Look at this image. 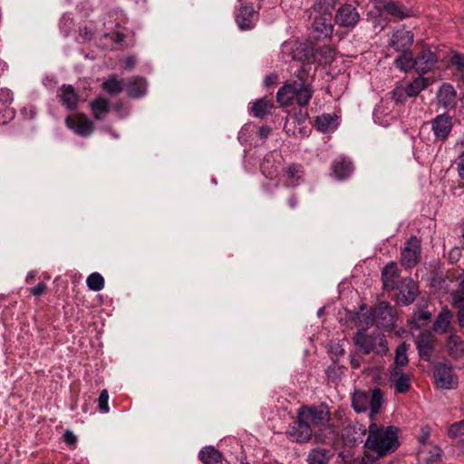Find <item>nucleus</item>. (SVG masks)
<instances>
[{
	"label": "nucleus",
	"instance_id": "1",
	"mask_svg": "<svg viewBox=\"0 0 464 464\" xmlns=\"http://www.w3.org/2000/svg\"><path fill=\"white\" fill-rule=\"evenodd\" d=\"M311 69L309 63H304L295 72L296 80L285 83L278 90L276 99L279 103L289 105L294 100L299 106H306L309 103L313 96Z\"/></svg>",
	"mask_w": 464,
	"mask_h": 464
},
{
	"label": "nucleus",
	"instance_id": "2",
	"mask_svg": "<svg viewBox=\"0 0 464 464\" xmlns=\"http://www.w3.org/2000/svg\"><path fill=\"white\" fill-rule=\"evenodd\" d=\"M399 428L393 425L383 426L371 422L364 448L373 452L377 459L384 458L395 452L400 447Z\"/></svg>",
	"mask_w": 464,
	"mask_h": 464
},
{
	"label": "nucleus",
	"instance_id": "3",
	"mask_svg": "<svg viewBox=\"0 0 464 464\" xmlns=\"http://www.w3.org/2000/svg\"><path fill=\"white\" fill-rule=\"evenodd\" d=\"M353 342L363 354L373 353L383 356L389 350L385 335L379 331L368 334L365 330H360L354 335Z\"/></svg>",
	"mask_w": 464,
	"mask_h": 464
},
{
	"label": "nucleus",
	"instance_id": "4",
	"mask_svg": "<svg viewBox=\"0 0 464 464\" xmlns=\"http://www.w3.org/2000/svg\"><path fill=\"white\" fill-rule=\"evenodd\" d=\"M382 402V392L379 388L372 390V394L355 391L352 398V405L356 412H364L370 409L371 419L379 412Z\"/></svg>",
	"mask_w": 464,
	"mask_h": 464
},
{
	"label": "nucleus",
	"instance_id": "5",
	"mask_svg": "<svg viewBox=\"0 0 464 464\" xmlns=\"http://www.w3.org/2000/svg\"><path fill=\"white\" fill-rule=\"evenodd\" d=\"M433 378L438 388L450 390L458 387L459 379L451 365L438 362L433 369Z\"/></svg>",
	"mask_w": 464,
	"mask_h": 464
},
{
	"label": "nucleus",
	"instance_id": "6",
	"mask_svg": "<svg viewBox=\"0 0 464 464\" xmlns=\"http://www.w3.org/2000/svg\"><path fill=\"white\" fill-rule=\"evenodd\" d=\"M421 254V242L415 237L411 236L405 243L401 253V264L405 268L414 267L420 261Z\"/></svg>",
	"mask_w": 464,
	"mask_h": 464
},
{
	"label": "nucleus",
	"instance_id": "7",
	"mask_svg": "<svg viewBox=\"0 0 464 464\" xmlns=\"http://www.w3.org/2000/svg\"><path fill=\"white\" fill-rule=\"evenodd\" d=\"M414 42V34L404 26L394 29L391 34L388 45L395 52L410 51Z\"/></svg>",
	"mask_w": 464,
	"mask_h": 464
},
{
	"label": "nucleus",
	"instance_id": "8",
	"mask_svg": "<svg viewBox=\"0 0 464 464\" xmlns=\"http://www.w3.org/2000/svg\"><path fill=\"white\" fill-rule=\"evenodd\" d=\"M361 20L356 7L351 4H343L336 10L334 21L343 28H354Z\"/></svg>",
	"mask_w": 464,
	"mask_h": 464
},
{
	"label": "nucleus",
	"instance_id": "9",
	"mask_svg": "<svg viewBox=\"0 0 464 464\" xmlns=\"http://www.w3.org/2000/svg\"><path fill=\"white\" fill-rule=\"evenodd\" d=\"M66 126L82 137L90 136L94 130L93 122L84 113L69 115L65 119Z\"/></svg>",
	"mask_w": 464,
	"mask_h": 464
},
{
	"label": "nucleus",
	"instance_id": "10",
	"mask_svg": "<svg viewBox=\"0 0 464 464\" xmlns=\"http://www.w3.org/2000/svg\"><path fill=\"white\" fill-rule=\"evenodd\" d=\"M304 169L301 164L291 163L285 167L279 178V181L285 188H295L303 181Z\"/></svg>",
	"mask_w": 464,
	"mask_h": 464
},
{
	"label": "nucleus",
	"instance_id": "11",
	"mask_svg": "<svg viewBox=\"0 0 464 464\" xmlns=\"http://www.w3.org/2000/svg\"><path fill=\"white\" fill-rule=\"evenodd\" d=\"M312 429L310 424L304 420L299 412L298 419L295 420L288 428V437L296 442H306L312 437Z\"/></svg>",
	"mask_w": 464,
	"mask_h": 464
},
{
	"label": "nucleus",
	"instance_id": "12",
	"mask_svg": "<svg viewBox=\"0 0 464 464\" xmlns=\"http://www.w3.org/2000/svg\"><path fill=\"white\" fill-rule=\"evenodd\" d=\"M396 289L399 291L398 302L403 305H409L413 303L419 292L416 282L411 277L403 278Z\"/></svg>",
	"mask_w": 464,
	"mask_h": 464
},
{
	"label": "nucleus",
	"instance_id": "13",
	"mask_svg": "<svg viewBox=\"0 0 464 464\" xmlns=\"http://www.w3.org/2000/svg\"><path fill=\"white\" fill-rule=\"evenodd\" d=\"M416 346L421 360L429 362L435 350V337L430 332H421L416 339Z\"/></svg>",
	"mask_w": 464,
	"mask_h": 464
},
{
	"label": "nucleus",
	"instance_id": "14",
	"mask_svg": "<svg viewBox=\"0 0 464 464\" xmlns=\"http://www.w3.org/2000/svg\"><path fill=\"white\" fill-rule=\"evenodd\" d=\"M452 119L448 114H440L431 121V130L436 140H445L452 130Z\"/></svg>",
	"mask_w": 464,
	"mask_h": 464
},
{
	"label": "nucleus",
	"instance_id": "15",
	"mask_svg": "<svg viewBox=\"0 0 464 464\" xmlns=\"http://www.w3.org/2000/svg\"><path fill=\"white\" fill-rule=\"evenodd\" d=\"M438 62L437 54L428 47H423L415 57V71L426 73L431 71Z\"/></svg>",
	"mask_w": 464,
	"mask_h": 464
},
{
	"label": "nucleus",
	"instance_id": "16",
	"mask_svg": "<svg viewBox=\"0 0 464 464\" xmlns=\"http://www.w3.org/2000/svg\"><path fill=\"white\" fill-rule=\"evenodd\" d=\"M389 380L398 393H406L411 388V375L399 367L389 370Z\"/></svg>",
	"mask_w": 464,
	"mask_h": 464
},
{
	"label": "nucleus",
	"instance_id": "17",
	"mask_svg": "<svg viewBox=\"0 0 464 464\" xmlns=\"http://www.w3.org/2000/svg\"><path fill=\"white\" fill-rule=\"evenodd\" d=\"M449 356L454 361H461L464 366V340L455 332L450 333L446 340Z\"/></svg>",
	"mask_w": 464,
	"mask_h": 464
},
{
	"label": "nucleus",
	"instance_id": "18",
	"mask_svg": "<svg viewBox=\"0 0 464 464\" xmlns=\"http://www.w3.org/2000/svg\"><path fill=\"white\" fill-rule=\"evenodd\" d=\"M400 270L396 262L388 263L382 270V281L383 288L387 291L396 289L399 285Z\"/></svg>",
	"mask_w": 464,
	"mask_h": 464
},
{
	"label": "nucleus",
	"instance_id": "19",
	"mask_svg": "<svg viewBox=\"0 0 464 464\" xmlns=\"http://www.w3.org/2000/svg\"><path fill=\"white\" fill-rule=\"evenodd\" d=\"M437 99L444 109H454L457 104V92L450 83H443L437 92Z\"/></svg>",
	"mask_w": 464,
	"mask_h": 464
},
{
	"label": "nucleus",
	"instance_id": "20",
	"mask_svg": "<svg viewBox=\"0 0 464 464\" xmlns=\"http://www.w3.org/2000/svg\"><path fill=\"white\" fill-rule=\"evenodd\" d=\"M300 413L309 424L314 426L323 424L329 420V412L325 407H309L303 409Z\"/></svg>",
	"mask_w": 464,
	"mask_h": 464
},
{
	"label": "nucleus",
	"instance_id": "21",
	"mask_svg": "<svg viewBox=\"0 0 464 464\" xmlns=\"http://www.w3.org/2000/svg\"><path fill=\"white\" fill-rule=\"evenodd\" d=\"M274 108L275 106L272 100L261 98L252 103L249 107V112L254 117L263 119L272 114Z\"/></svg>",
	"mask_w": 464,
	"mask_h": 464
},
{
	"label": "nucleus",
	"instance_id": "22",
	"mask_svg": "<svg viewBox=\"0 0 464 464\" xmlns=\"http://www.w3.org/2000/svg\"><path fill=\"white\" fill-rule=\"evenodd\" d=\"M383 9L388 14L396 17L400 20L413 17L416 15L415 12L412 9H408L403 5L393 1L386 3L383 5Z\"/></svg>",
	"mask_w": 464,
	"mask_h": 464
},
{
	"label": "nucleus",
	"instance_id": "23",
	"mask_svg": "<svg viewBox=\"0 0 464 464\" xmlns=\"http://www.w3.org/2000/svg\"><path fill=\"white\" fill-rule=\"evenodd\" d=\"M147 81L140 76L130 78L126 86L127 94L134 99L140 98L146 93Z\"/></svg>",
	"mask_w": 464,
	"mask_h": 464
},
{
	"label": "nucleus",
	"instance_id": "24",
	"mask_svg": "<svg viewBox=\"0 0 464 464\" xmlns=\"http://www.w3.org/2000/svg\"><path fill=\"white\" fill-rule=\"evenodd\" d=\"M332 170L335 178L343 179L353 171V166L348 159L339 157L333 161Z\"/></svg>",
	"mask_w": 464,
	"mask_h": 464
},
{
	"label": "nucleus",
	"instance_id": "25",
	"mask_svg": "<svg viewBox=\"0 0 464 464\" xmlns=\"http://www.w3.org/2000/svg\"><path fill=\"white\" fill-rule=\"evenodd\" d=\"M255 10L252 5L241 6L236 14V22L242 30L250 29L253 26Z\"/></svg>",
	"mask_w": 464,
	"mask_h": 464
},
{
	"label": "nucleus",
	"instance_id": "26",
	"mask_svg": "<svg viewBox=\"0 0 464 464\" xmlns=\"http://www.w3.org/2000/svg\"><path fill=\"white\" fill-rule=\"evenodd\" d=\"M60 99L62 104L69 110L77 108L79 102V95L72 85L63 84L61 87Z\"/></svg>",
	"mask_w": 464,
	"mask_h": 464
},
{
	"label": "nucleus",
	"instance_id": "27",
	"mask_svg": "<svg viewBox=\"0 0 464 464\" xmlns=\"http://www.w3.org/2000/svg\"><path fill=\"white\" fill-rule=\"evenodd\" d=\"M89 107L92 117L97 121H102L111 110L110 102L102 97L92 101L89 103Z\"/></svg>",
	"mask_w": 464,
	"mask_h": 464
},
{
	"label": "nucleus",
	"instance_id": "28",
	"mask_svg": "<svg viewBox=\"0 0 464 464\" xmlns=\"http://www.w3.org/2000/svg\"><path fill=\"white\" fill-rule=\"evenodd\" d=\"M450 67L452 71L454 79L464 84V54L456 53L450 60Z\"/></svg>",
	"mask_w": 464,
	"mask_h": 464
},
{
	"label": "nucleus",
	"instance_id": "29",
	"mask_svg": "<svg viewBox=\"0 0 464 464\" xmlns=\"http://www.w3.org/2000/svg\"><path fill=\"white\" fill-rule=\"evenodd\" d=\"M312 27L314 32L319 34L317 38L330 37L334 30V25L325 16L315 17L312 24Z\"/></svg>",
	"mask_w": 464,
	"mask_h": 464
},
{
	"label": "nucleus",
	"instance_id": "30",
	"mask_svg": "<svg viewBox=\"0 0 464 464\" xmlns=\"http://www.w3.org/2000/svg\"><path fill=\"white\" fill-rule=\"evenodd\" d=\"M452 318L453 314L451 313L450 310H449L448 308L442 309L433 323V331L439 334L446 333Z\"/></svg>",
	"mask_w": 464,
	"mask_h": 464
},
{
	"label": "nucleus",
	"instance_id": "31",
	"mask_svg": "<svg viewBox=\"0 0 464 464\" xmlns=\"http://www.w3.org/2000/svg\"><path fill=\"white\" fill-rule=\"evenodd\" d=\"M279 163H276L274 156L272 154H267L265 156L263 161L260 165L261 172L267 179H274L278 174Z\"/></svg>",
	"mask_w": 464,
	"mask_h": 464
},
{
	"label": "nucleus",
	"instance_id": "32",
	"mask_svg": "<svg viewBox=\"0 0 464 464\" xmlns=\"http://www.w3.org/2000/svg\"><path fill=\"white\" fill-rule=\"evenodd\" d=\"M199 459L204 464H221L222 455L212 446L203 448L198 453Z\"/></svg>",
	"mask_w": 464,
	"mask_h": 464
},
{
	"label": "nucleus",
	"instance_id": "33",
	"mask_svg": "<svg viewBox=\"0 0 464 464\" xmlns=\"http://www.w3.org/2000/svg\"><path fill=\"white\" fill-rule=\"evenodd\" d=\"M430 84L428 78L417 77L411 82L403 85L409 97H416L420 92L425 90Z\"/></svg>",
	"mask_w": 464,
	"mask_h": 464
},
{
	"label": "nucleus",
	"instance_id": "34",
	"mask_svg": "<svg viewBox=\"0 0 464 464\" xmlns=\"http://www.w3.org/2000/svg\"><path fill=\"white\" fill-rule=\"evenodd\" d=\"M401 55L394 61L395 66L401 71H409L415 69V58H413L411 51L400 52Z\"/></svg>",
	"mask_w": 464,
	"mask_h": 464
},
{
	"label": "nucleus",
	"instance_id": "35",
	"mask_svg": "<svg viewBox=\"0 0 464 464\" xmlns=\"http://www.w3.org/2000/svg\"><path fill=\"white\" fill-rule=\"evenodd\" d=\"M102 89L111 95L119 94L123 90L122 81L119 80L117 75L112 74L103 82Z\"/></svg>",
	"mask_w": 464,
	"mask_h": 464
},
{
	"label": "nucleus",
	"instance_id": "36",
	"mask_svg": "<svg viewBox=\"0 0 464 464\" xmlns=\"http://www.w3.org/2000/svg\"><path fill=\"white\" fill-rule=\"evenodd\" d=\"M308 464H327L329 461V450L325 449H314L307 458Z\"/></svg>",
	"mask_w": 464,
	"mask_h": 464
},
{
	"label": "nucleus",
	"instance_id": "37",
	"mask_svg": "<svg viewBox=\"0 0 464 464\" xmlns=\"http://www.w3.org/2000/svg\"><path fill=\"white\" fill-rule=\"evenodd\" d=\"M409 349V344H407L405 342L400 343L395 351V357H394V365L392 367H399L401 369V367H404L408 364L409 359L407 355V351Z\"/></svg>",
	"mask_w": 464,
	"mask_h": 464
},
{
	"label": "nucleus",
	"instance_id": "38",
	"mask_svg": "<svg viewBox=\"0 0 464 464\" xmlns=\"http://www.w3.org/2000/svg\"><path fill=\"white\" fill-rule=\"evenodd\" d=\"M104 284L105 282L103 276L98 272L92 273L86 279V285L92 291H101L103 289Z\"/></svg>",
	"mask_w": 464,
	"mask_h": 464
},
{
	"label": "nucleus",
	"instance_id": "39",
	"mask_svg": "<svg viewBox=\"0 0 464 464\" xmlns=\"http://www.w3.org/2000/svg\"><path fill=\"white\" fill-rule=\"evenodd\" d=\"M334 121L331 114H323L316 118L315 124L319 130L325 132L331 128Z\"/></svg>",
	"mask_w": 464,
	"mask_h": 464
},
{
	"label": "nucleus",
	"instance_id": "40",
	"mask_svg": "<svg viewBox=\"0 0 464 464\" xmlns=\"http://www.w3.org/2000/svg\"><path fill=\"white\" fill-rule=\"evenodd\" d=\"M377 324L388 327L393 324V318L389 308L380 309L377 314Z\"/></svg>",
	"mask_w": 464,
	"mask_h": 464
},
{
	"label": "nucleus",
	"instance_id": "41",
	"mask_svg": "<svg viewBox=\"0 0 464 464\" xmlns=\"http://www.w3.org/2000/svg\"><path fill=\"white\" fill-rule=\"evenodd\" d=\"M392 99L396 103H402L406 98L409 97L408 92L403 86V84L397 85L392 92H391Z\"/></svg>",
	"mask_w": 464,
	"mask_h": 464
},
{
	"label": "nucleus",
	"instance_id": "42",
	"mask_svg": "<svg viewBox=\"0 0 464 464\" xmlns=\"http://www.w3.org/2000/svg\"><path fill=\"white\" fill-rule=\"evenodd\" d=\"M448 435L451 439H460L464 437V420L453 423L449 430Z\"/></svg>",
	"mask_w": 464,
	"mask_h": 464
},
{
	"label": "nucleus",
	"instance_id": "43",
	"mask_svg": "<svg viewBox=\"0 0 464 464\" xmlns=\"http://www.w3.org/2000/svg\"><path fill=\"white\" fill-rule=\"evenodd\" d=\"M109 393L107 390H102L98 398V407L102 412L107 413L110 411L109 407Z\"/></svg>",
	"mask_w": 464,
	"mask_h": 464
},
{
	"label": "nucleus",
	"instance_id": "44",
	"mask_svg": "<svg viewBox=\"0 0 464 464\" xmlns=\"http://www.w3.org/2000/svg\"><path fill=\"white\" fill-rule=\"evenodd\" d=\"M430 436V428L428 425L422 426L420 428V434L418 438L419 443L421 445L426 444Z\"/></svg>",
	"mask_w": 464,
	"mask_h": 464
},
{
	"label": "nucleus",
	"instance_id": "45",
	"mask_svg": "<svg viewBox=\"0 0 464 464\" xmlns=\"http://www.w3.org/2000/svg\"><path fill=\"white\" fill-rule=\"evenodd\" d=\"M47 290V285L44 282L38 283L34 287L30 288V293L34 296L44 295Z\"/></svg>",
	"mask_w": 464,
	"mask_h": 464
},
{
	"label": "nucleus",
	"instance_id": "46",
	"mask_svg": "<svg viewBox=\"0 0 464 464\" xmlns=\"http://www.w3.org/2000/svg\"><path fill=\"white\" fill-rule=\"evenodd\" d=\"M441 457V450L439 448L435 449V452L426 459L425 464H440Z\"/></svg>",
	"mask_w": 464,
	"mask_h": 464
},
{
	"label": "nucleus",
	"instance_id": "47",
	"mask_svg": "<svg viewBox=\"0 0 464 464\" xmlns=\"http://www.w3.org/2000/svg\"><path fill=\"white\" fill-rule=\"evenodd\" d=\"M461 256V249L454 247L449 252V260L451 264L457 263Z\"/></svg>",
	"mask_w": 464,
	"mask_h": 464
},
{
	"label": "nucleus",
	"instance_id": "48",
	"mask_svg": "<svg viewBox=\"0 0 464 464\" xmlns=\"http://www.w3.org/2000/svg\"><path fill=\"white\" fill-rule=\"evenodd\" d=\"M278 82V75L276 73H270L264 79V84L269 88L276 85Z\"/></svg>",
	"mask_w": 464,
	"mask_h": 464
},
{
	"label": "nucleus",
	"instance_id": "49",
	"mask_svg": "<svg viewBox=\"0 0 464 464\" xmlns=\"http://www.w3.org/2000/svg\"><path fill=\"white\" fill-rule=\"evenodd\" d=\"M63 440L68 445H74L76 443V436L70 430H66L63 434Z\"/></svg>",
	"mask_w": 464,
	"mask_h": 464
},
{
	"label": "nucleus",
	"instance_id": "50",
	"mask_svg": "<svg viewBox=\"0 0 464 464\" xmlns=\"http://www.w3.org/2000/svg\"><path fill=\"white\" fill-rule=\"evenodd\" d=\"M458 171L461 179H464V151L459 155L458 161Z\"/></svg>",
	"mask_w": 464,
	"mask_h": 464
},
{
	"label": "nucleus",
	"instance_id": "51",
	"mask_svg": "<svg viewBox=\"0 0 464 464\" xmlns=\"http://www.w3.org/2000/svg\"><path fill=\"white\" fill-rule=\"evenodd\" d=\"M298 198L295 193H292L289 198H287V204L290 208L295 209L298 206Z\"/></svg>",
	"mask_w": 464,
	"mask_h": 464
},
{
	"label": "nucleus",
	"instance_id": "52",
	"mask_svg": "<svg viewBox=\"0 0 464 464\" xmlns=\"http://www.w3.org/2000/svg\"><path fill=\"white\" fill-rule=\"evenodd\" d=\"M271 129L268 126H262L259 128L258 134L261 139L266 140L270 134Z\"/></svg>",
	"mask_w": 464,
	"mask_h": 464
},
{
	"label": "nucleus",
	"instance_id": "53",
	"mask_svg": "<svg viewBox=\"0 0 464 464\" xmlns=\"http://www.w3.org/2000/svg\"><path fill=\"white\" fill-rule=\"evenodd\" d=\"M136 63V59L134 57H127L124 61L125 68L126 69H132Z\"/></svg>",
	"mask_w": 464,
	"mask_h": 464
},
{
	"label": "nucleus",
	"instance_id": "54",
	"mask_svg": "<svg viewBox=\"0 0 464 464\" xmlns=\"http://www.w3.org/2000/svg\"><path fill=\"white\" fill-rule=\"evenodd\" d=\"M430 317V313L429 312H420L418 316H417V319L419 321H427L429 320Z\"/></svg>",
	"mask_w": 464,
	"mask_h": 464
},
{
	"label": "nucleus",
	"instance_id": "55",
	"mask_svg": "<svg viewBox=\"0 0 464 464\" xmlns=\"http://www.w3.org/2000/svg\"><path fill=\"white\" fill-rule=\"evenodd\" d=\"M125 35L122 33L117 32L113 35V40L116 43H121L124 41Z\"/></svg>",
	"mask_w": 464,
	"mask_h": 464
},
{
	"label": "nucleus",
	"instance_id": "56",
	"mask_svg": "<svg viewBox=\"0 0 464 464\" xmlns=\"http://www.w3.org/2000/svg\"><path fill=\"white\" fill-rule=\"evenodd\" d=\"M456 447L464 454V437L458 440Z\"/></svg>",
	"mask_w": 464,
	"mask_h": 464
},
{
	"label": "nucleus",
	"instance_id": "57",
	"mask_svg": "<svg viewBox=\"0 0 464 464\" xmlns=\"http://www.w3.org/2000/svg\"><path fill=\"white\" fill-rule=\"evenodd\" d=\"M1 93H3L5 96V102L12 100V96L9 91H2Z\"/></svg>",
	"mask_w": 464,
	"mask_h": 464
},
{
	"label": "nucleus",
	"instance_id": "58",
	"mask_svg": "<svg viewBox=\"0 0 464 464\" xmlns=\"http://www.w3.org/2000/svg\"><path fill=\"white\" fill-rule=\"evenodd\" d=\"M351 363H352V367H353V369H357V368L360 366L359 362H356V361H354V360H352V361H351Z\"/></svg>",
	"mask_w": 464,
	"mask_h": 464
},
{
	"label": "nucleus",
	"instance_id": "59",
	"mask_svg": "<svg viewBox=\"0 0 464 464\" xmlns=\"http://www.w3.org/2000/svg\"><path fill=\"white\" fill-rule=\"evenodd\" d=\"M294 58L298 60H303V56H299L297 53H294Z\"/></svg>",
	"mask_w": 464,
	"mask_h": 464
},
{
	"label": "nucleus",
	"instance_id": "60",
	"mask_svg": "<svg viewBox=\"0 0 464 464\" xmlns=\"http://www.w3.org/2000/svg\"><path fill=\"white\" fill-rule=\"evenodd\" d=\"M304 59L307 60V61L310 59L308 54H304Z\"/></svg>",
	"mask_w": 464,
	"mask_h": 464
},
{
	"label": "nucleus",
	"instance_id": "61",
	"mask_svg": "<svg viewBox=\"0 0 464 464\" xmlns=\"http://www.w3.org/2000/svg\"><path fill=\"white\" fill-rule=\"evenodd\" d=\"M29 277H34V275L33 274H29L27 278H29Z\"/></svg>",
	"mask_w": 464,
	"mask_h": 464
}]
</instances>
